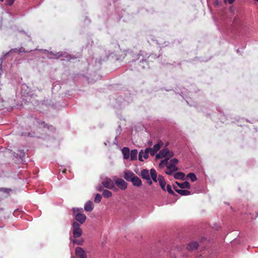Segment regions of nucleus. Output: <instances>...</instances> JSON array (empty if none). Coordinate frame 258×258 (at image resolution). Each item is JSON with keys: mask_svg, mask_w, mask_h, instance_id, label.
<instances>
[{"mask_svg": "<svg viewBox=\"0 0 258 258\" xmlns=\"http://www.w3.org/2000/svg\"><path fill=\"white\" fill-rule=\"evenodd\" d=\"M158 181H159V185L161 186V188L164 190H166L165 185H166V181L164 179V178L163 176L161 175H159L158 176Z\"/></svg>", "mask_w": 258, "mask_h": 258, "instance_id": "9d476101", "label": "nucleus"}, {"mask_svg": "<svg viewBox=\"0 0 258 258\" xmlns=\"http://www.w3.org/2000/svg\"><path fill=\"white\" fill-rule=\"evenodd\" d=\"M140 175L142 178L144 179H146L150 177V174L149 170L146 169L142 170Z\"/></svg>", "mask_w": 258, "mask_h": 258, "instance_id": "2eb2a0df", "label": "nucleus"}, {"mask_svg": "<svg viewBox=\"0 0 258 258\" xmlns=\"http://www.w3.org/2000/svg\"><path fill=\"white\" fill-rule=\"evenodd\" d=\"M48 56L51 58H60L62 60H69L72 58L70 54L65 52H50L48 53Z\"/></svg>", "mask_w": 258, "mask_h": 258, "instance_id": "f257e3e1", "label": "nucleus"}, {"mask_svg": "<svg viewBox=\"0 0 258 258\" xmlns=\"http://www.w3.org/2000/svg\"><path fill=\"white\" fill-rule=\"evenodd\" d=\"M73 242L74 243H77V244H78L79 245H81L82 244V243L81 242H80V241H78L77 240H74L73 241Z\"/></svg>", "mask_w": 258, "mask_h": 258, "instance_id": "c9c22d12", "label": "nucleus"}, {"mask_svg": "<svg viewBox=\"0 0 258 258\" xmlns=\"http://www.w3.org/2000/svg\"><path fill=\"white\" fill-rule=\"evenodd\" d=\"M38 123L40 127H46L48 129H49V126L46 124L44 121H38Z\"/></svg>", "mask_w": 258, "mask_h": 258, "instance_id": "c85d7f7f", "label": "nucleus"}, {"mask_svg": "<svg viewBox=\"0 0 258 258\" xmlns=\"http://www.w3.org/2000/svg\"><path fill=\"white\" fill-rule=\"evenodd\" d=\"M150 174L153 181L156 182L158 180V177L156 171L154 168H152L150 170Z\"/></svg>", "mask_w": 258, "mask_h": 258, "instance_id": "a211bd4d", "label": "nucleus"}, {"mask_svg": "<svg viewBox=\"0 0 258 258\" xmlns=\"http://www.w3.org/2000/svg\"><path fill=\"white\" fill-rule=\"evenodd\" d=\"M75 254L79 258H86L87 254L84 249L80 247H77L75 249Z\"/></svg>", "mask_w": 258, "mask_h": 258, "instance_id": "0eeeda50", "label": "nucleus"}, {"mask_svg": "<svg viewBox=\"0 0 258 258\" xmlns=\"http://www.w3.org/2000/svg\"><path fill=\"white\" fill-rule=\"evenodd\" d=\"M29 51H27V50H25V48L21 47L20 48H19V53H22V52H28Z\"/></svg>", "mask_w": 258, "mask_h": 258, "instance_id": "473e14b6", "label": "nucleus"}, {"mask_svg": "<svg viewBox=\"0 0 258 258\" xmlns=\"http://www.w3.org/2000/svg\"><path fill=\"white\" fill-rule=\"evenodd\" d=\"M4 0H0L1 2H3Z\"/></svg>", "mask_w": 258, "mask_h": 258, "instance_id": "37998d69", "label": "nucleus"}, {"mask_svg": "<svg viewBox=\"0 0 258 258\" xmlns=\"http://www.w3.org/2000/svg\"><path fill=\"white\" fill-rule=\"evenodd\" d=\"M102 195L104 198H109L112 196V192L107 189H105L103 191Z\"/></svg>", "mask_w": 258, "mask_h": 258, "instance_id": "393cba45", "label": "nucleus"}, {"mask_svg": "<svg viewBox=\"0 0 258 258\" xmlns=\"http://www.w3.org/2000/svg\"><path fill=\"white\" fill-rule=\"evenodd\" d=\"M185 176L184 173L181 172H178L174 174V178L176 179H182Z\"/></svg>", "mask_w": 258, "mask_h": 258, "instance_id": "b1692460", "label": "nucleus"}, {"mask_svg": "<svg viewBox=\"0 0 258 258\" xmlns=\"http://www.w3.org/2000/svg\"><path fill=\"white\" fill-rule=\"evenodd\" d=\"M94 208V205L93 203L89 201L86 203L84 206V210L87 212H91Z\"/></svg>", "mask_w": 258, "mask_h": 258, "instance_id": "f8f14e48", "label": "nucleus"}, {"mask_svg": "<svg viewBox=\"0 0 258 258\" xmlns=\"http://www.w3.org/2000/svg\"><path fill=\"white\" fill-rule=\"evenodd\" d=\"M75 219L80 224H83L86 219V216L85 214L81 213H77L75 216Z\"/></svg>", "mask_w": 258, "mask_h": 258, "instance_id": "6e6552de", "label": "nucleus"}, {"mask_svg": "<svg viewBox=\"0 0 258 258\" xmlns=\"http://www.w3.org/2000/svg\"><path fill=\"white\" fill-rule=\"evenodd\" d=\"M256 218L258 216V212H256Z\"/></svg>", "mask_w": 258, "mask_h": 258, "instance_id": "a19ab883", "label": "nucleus"}, {"mask_svg": "<svg viewBox=\"0 0 258 258\" xmlns=\"http://www.w3.org/2000/svg\"><path fill=\"white\" fill-rule=\"evenodd\" d=\"M174 156L172 151H170L168 148H164L159 153L156 155V159H160L164 157L172 158Z\"/></svg>", "mask_w": 258, "mask_h": 258, "instance_id": "f03ea898", "label": "nucleus"}, {"mask_svg": "<svg viewBox=\"0 0 258 258\" xmlns=\"http://www.w3.org/2000/svg\"><path fill=\"white\" fill-rule=\"evenodd\" d=\"M103 186L108 189H113L114 187V183L110 178H106L102 182Z\"/></svg>", "mask_w": 258, "mask_h": 258, "instance_id": "20e7f679", "label": "nucleus"}, {"mask_svg": "<svg viewBox=\"0 0 258 258\" xmlns=\"http://www.w3.org/2000/svg\"><path fill=\"white\" fill-rule=\"evenodd\" d=\"M176 171H173V169L167 168V169L165 171V172L168 175H171L173 172Z\"/></svg>", "mask_w": 258, "mask_h": 258, "instance_id": "2f4dec72", "label": "nucleus"}, {"mask_svg": "<svg viewBox=\"0 0 258 258\" xmlns=\"http://www.w3.org/2000/svg\"><path fill=\"white\" fill-rule=\"evenodd\" d=\"M176 183L178 185V186L181 188V189L187 188L189 189L190 187V185L188 181H184L182 183H179L178 182H176Z\"/></svg>", "mask_w": 258, "mask_h": 258, "instance_id": "dca6fc26", "label": "nucleus"}, {"mask_svg": "<svg viewBox=\"0 0 258 258\" xmlns=\"http://www.w3.org/2000/svg\"><path fill=\"white\" fill-rule=\"evenodd\" d=\"M133 184L136 186H140L142 185V180L139 177L135 176L132 180Z\"/></svg>", "mask_w": 258, "mask_h": 258, "instance_id": "f3484780", "label": "nucleus"}, {"mask_svg": "<svg viewBox=\"0 0 258 258\" xmlns=\"http://www.w3.org/2000/svg\"><path fill=\"white\" fill-rule=\"evenodd\" d=\"M15 0H6L7 4L9 6H12Z\"/></svg>", "mask_w": 258, "mask_h": 258, "instance_id": "72a5a7b5", "label": "nucleus"}, {"mask_svg": "<svg viewBox=\"0 0 258 258\" xmlns=\"http://www.w3.org/2000/svg\"><path fill=\"white\" fill-rule=\"evenodd\" d=\"M187 177L189 178L190 180L192 182L196 181L197 179V177L196 174L194 173H189L187 175Z\"/></svg>", "mask_w": 258, "mask_h": 258, "instance_id": "a878e982", "label": "nucleus"}, {"mask_svg": "<svg viewBox=\"0 0 258 258\" xmlns=\"http://www.w3.org/2000/svg\"><path fill=\"white\" fill-rule=\"evenodd\" d=\"M152 143V142L151 141V142H149V143H148V144H149V145L150 146H151V145Z\"/></svg>", "mask_w": 258, "mask_h": 258, "instance_id": "ea45409f", "label": "nucleus"}, {"mask_svg": "<svg viewBox=\"0 0 258 258\" xmlns=\"http://www.w3.org/2000/svg\"><path fill=\"white\" fill-rule=\"evenodd\" d=\"M170 158L166 157L164 160H162L160 163H159V167L160 168H163L164 166H166V168H167L168 165H169V160Z\"/></svg>", "mask_w": 258, "mask_h": 258, "instance_id": "6ab92c4d", "label": "nucleus"}, {"mask_svg": "<svg viewBox=\"0 0 258 258\" xmlns=\"http://www.w3.org/2000/svg\"><path fill=\"white\" fill-rule=\"evenodd\" d=\"M16 52V53H19V48H14L11 49L9 52L6 53L3 57H2V61L1 64L3 63V60L5 59L8 56H9L11 53L12 52Z\"/></svg>", "mask_w": 258, "mask_h": 258, "instance_id": "5701e85b", "label": "nucleus"}, {"mask_svg": "<svg viewBox=\"0 0 258 258\" xmlns=\"http://www.w3.org/2000/svg\"><path fill=\"white\" fill-rule=\"evenodd\" d=\"M199 246L198 242L192 241L188 244L186 248L188 250H192L196 249Z\"/></svg>", "mask_w": 258, "mask_h": 258, "instance_id": "4468645a", "label": "nucleus"}, {"mask_svg": "<svg viewBox=\"0 0 258 258\" xmlns=\"http://www.w3.org/2000/svg\"><path fill=\"white\" fill-rule=\"evenodd\" d=\"M166 190H167L170 194L172 195L175 196V194L174 192L172 190L171 186L169 184H167L166 188Z\"/></svg>", "mask_w": 258, "mask_h": 258, "instance_id": "cd10ccee", "label": "nucleus"}, {"mask_svg": "<svg viewBox=\"0 0 258 258\" xmlns=\"http://www.w3.org/2000/svg\"><path fill=\"white\" fill-rule=\"evenodd\" d=\"M147 151H148L149 154H150L151 156H154L155 154L156 153V152H155L153 148H147Z\"/></svg>", "mask_w": 258, "mask_h": 258, "instance_id": "c756f323", "label": "nucleus"}, {"mask_svg": "<svg viewBox=\"0 0 258 258\" xmlns=\"http://www.w3.org/2000/svg\"><path fill=\"white\" fill-rule=\"evenodd\" d=\"M146 180H147V183L148 184H149L150 185H152V180H151V178H150H150H148V179H146Z\"/></svg>", "mask_w": 258, "mask_h": 258, "instance_id": "f704fd0d", "label": "nucleus"}, {"mask_svg": "<svg viewBox=\"0 0 258 258\" xmlns=\"http://www.w3.org/2000/svg\"><path fill=\"white\" fill-rule=\"evenodd\" d=\"M73 233L75 238H78L82 235V230L80 228V224L77 222L73 223Z\"/></svg>", "mask_w": 258, "mask_h": 258, "instance_id": "7ed1b4c3", "label": "nucleus"}, {"mask_svg": "<svg viewBox=\"0 0 258 258\" xmlns=\"http://www.w3.org/2000/svg\"><path fill=\"white\" fill-rule=\"evenodd\" d=\"M115 184L122 190H125L127 186V183L121 178H118L115 180Z\"/></svg>", "mask_w": 258, "mask_h": 258, "instance_id": "39448f33", "label": "nucleus"}, {"mask_svg": "<svg viewBox=\"0 0 258 258\" xmlns=\"http://www.w3.org/2000/svg\"><path fill=\"white\" fill-rule=\"evenodd\" d=\"M2 73H3V70L2 68V66H0V75L2 74Z\"/></svg>", "mask_w": 258, "mask_h": 258, "instance_id": "58836bf2", "label": "nucleus"}, {"mask_svg": "<svg viewBox=\"0 0 258 258\" xmlns=\"http://www.w3.org/2000/svg\"><path fill=\"white\" fill-rule=\"evenodd\" d=\"M149 153L148 151H147V148L145 150H141L139 154V160L140 161H143V157L145 159H147L149 158Z\"/></svg>", "mask_w": 258, "mask_h": 258, "instance_id": "1a4fd4ad", "label": "nucleus"}, {"mask_svg": "<svg viewBox=\"0 0 258 258\" xmlns=\"http://www.w3.org/2000/svg\"><path fill=\"white\" fill-rule=\"evenodd\" d=\"M122 153L123 155V157L125 159H127L130 157V149L127 147H124L122 150Z\"/></svg>", "mask_w": 258, "mask_h": 258, "instance_id": "aec40b11", "label": "nucleus"}, {"mask_svg": "<svg viewBox=\"0 0 258 258\" xmlns=\"http://www.w3.org/2000/svg\"><path fill=\"white\" fill-rule=\"evenodd\" d=\"M135 176V174L133 172L127 171L124 173V178L128 181H132Z\"/></svg>", "mask_w": 258, "mask_h": 258, "instance_id": "9b49d317", "label": "nucleus"}, {"mask_svg": "<svg viewBox=\"0 0 258 258\" xmlns=\"http://www.w3.org/2000/svg\"><path fill=\"white\" fill-rule=\"evenodd\" d=\"M178 163V160L176 158H173L171 159L168 165L167 168L173 169V171H177L178 170L176 165Z\"/></svg>", "mask_w": 258, "mask_h": 258, "instance_id": "423d86ee", "label": "nucleus"}, {"mask_svg": "<svg viewBox=\"0 0 258 258\" xmlns=\"http://www.w3.org/2000/svg\"><path fill=\"white\" fill-rule=\"evenodd\" d=\"M102 189H103V188L101 185L97 187V190L99 191H101L102 190Z\"/></svg>", "mask_w": 258, "mask_h": 258, "instance_id": "4c0bfd02", "label": "nucleus"}, {"mask_svg": "<svg viewBox=\"0 0 258 258\" xmlns=\"http://www.w3.org/2000/svg\"><path fill=\"white\" fill-rule=\"evenodd\" d=\"M163 142L160 141L158 142L157 144H155L152 148L157 153L158 151H159V150L163 146Z\"/></svg>", "mask_w": 258, "mask_h": 258, "instance_id": "4be33fe9", "label": "nucleus"}, {"mask_svg": "<svg viewBox=\"0 0 258 258\" xmlns=\"http://www.w3.org/2000/svg\"><path fill=\"white\" fill-rule=\"evenodd\" d=\"M138 151L136 149L132 150L130 153V157L131 160H135L137 159Z\"/></svg>", "mask_w": 258, "mask_h": 258, "instance_id": "412c9836", "label": "nucleus"}, {"mask_svg": "<svg viewBox=\"0 0 258 258\" xmlns=\"http://www.w3.org/2000/svg\"><path fill=\"white\" fill-rule=\"evenodd\" d=\"M255 1L258 2V0H255Z\"/></svg>", "mask_w": 258, "mask_h": 258, "instance_id": "c03bdc74", "label": "nucleus"}, {"mask_svg": "<svg viewBox=\"0 0 258 258\" xmlns=\"http://www.w3.org/2000/svg\"><path fill=\"white\" fill-rule=\"evenodd\" d=\"M74 214L75 215L77 213H81L83 212V209L79 208H73Z\"/></svg>", "mask_w": 258, "mask_h": 258, "instance_id": "7c9ffc66", "label": "nucleus"}, {"mask_svg": "<svg viewBox=\"0 0 258 258\" xmlns=\"http://www.w3.org/2000/svg\"><path fill=\"white\" fill-rule=\"evenodd\" d=\"M174 188L177 193H178L181 196H187L190 194V191L188 190L183 189H177L175 186H174Z\"/></svg>", "mask_w": 258, "mask_h": 258, "instance_id": "ddd939ff", "label": "nucleus"}, {"mask_svg": "<svg viewBox=\"0 0 258 258\" xmlns=\"http://www.w3.org/2000/svg\"><path fill=\"white\" fill-rule=\"evenodd\" d=\"M66 171V169H65L63 171V172H65Z\"/></svg>", "mask_w": 258, "mask_h": 258, "instance_id": "79ce46f5", "label": "nucleus"}, {"mask_svg": "<svg viewBox=\"0 0 258 258\" xmlns=\"http://www.w3.org/2000/svg\"><path fill=\"white\" fill-rule=\"evenodd\" d=\"M235 1V0H225V1L227 2L230 4H233Z\"/></svg>", "mask_w": 258, "mask_h": 258, "instance_id": "e433bc0d", "label": "nucleus"}, {"mask_svg": "<svg viewBox=\"0 0 258 258\" xmlns=\"http://www.w3.org/2000/svg\"><path fill=\"white\" fill-rule=\"evenodd\" d=\"M102 196L99 194H97L94 199V202L96 203H99L101 202Z\"/></svg>", "mask_w": 258, "mask_h": 258, "instance_id": "bb28decb", "label": "nucleus"}]
</instances>
